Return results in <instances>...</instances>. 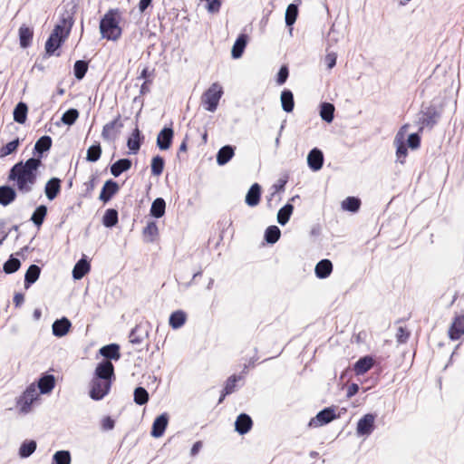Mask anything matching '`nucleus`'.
<instances>
[{
    "instance_id": "obj_38",
    "label": "nucleus",
    "mask_w": 464,
    "mask_h": 464,
    "mask_svg": "<svg viewBox=\"0 0 464 464\" xmlns=\"http://www.w3.org/2000/svg\"><path fill=\"white\" fill-rule=\"evenodd\" d=\"M150 395L144 387L139 386L135 388L133 392V401L136 404L142 406L149 401Z\"/></svg>"
},
{
    "instance_id": "obj_11",
    "label": "nucleus",
    "mask_w": 464,
    "mask_h": 464,
    "mask_svg": "<svg viewBox=\"0 0 464 464\" xmlns=\"http://www.w3.org/2000/svg\"><path fill=\"white\" fill-rule=\"evenodd\" d=\"M375 416L372 413L363 415L357 422L358 436H369L374 430Z\"/></svg>"
},
{
    "instance_id": "obj_1",
    "label": "nucleus",
    "mask_w": 464,
    "mask_h": 464,
    "mask_svg": "<svg viewBox=\"0 0 464 464\" xmlns=\"http://www.w3.org/2000/svg\"><path fill=\"white\" fill-rule=\"evenodd\" d=\"M42 165L41 158H31L26 161L16 163L10 170L9 179L13 181L16 189L27 194L31 192L39 176V168Z\"/></svg>"
},
{
    "instance_id": "obj_28",
    "label": "nucleus",
    "mask_w": 464,
    "mask_h": 464,
    "mask_svg": "<svg viewBox=\"0 0 464 464\" xmlns=\"http://www.w3.org/2000/svg\"><path fill=\"white\" fill-rule=\"evenodd\" d=\"M261 188L257 183L251 186L246 196V203L250 207H255L259 203Z\"/></svg>"
},
{
    "instance_id": "obj_40",
    "label": "nucleus",
    "mask_w": 464,
    "mask_h": 464,
    "mask_svg": "<svg viewBox=\"0 0 464 464\" xmlns=\"http://www.w3.org/2000/svg\"><path fill=\"white\" fill-rule=\"evenodd\" d=\"M15 198V191L10 187L0 188V204L6 206Z\"/></svg>"
},
{
    "instance_id": "obj_2",
    "label": "nucleus",
    "mask_w": 464,
    "mask_h": 464,
    "mask_svg": "<svg viewBox=\"0 0 464 464\" xmlns=\"http://www.w3.org/2000/svg\"><path fill=\"white\" fill-rule=\"evenodd\" d=\"M409 125H403L396 133L393 145L396 148V160L404 164L408 156L407 147L417 150L420 145V138L417 133L408 134Z\"/></svg>"
},
{
    "instance_id": "obj_31",
    "label": "nucleus",
    "mask_w": 464,
    "mask_h": 464,
    "mask_svg": "<svg viewBox=\"0 0 464 464\" xmlns=\"http://www.w3.org/2000/svg\"><path fill=\"white\" fill-rule=\"evenodd\" d=\"M37 444L36 441L34 440H24L20 448H19V457L21 459H27L29 458L36 450Z\"/></svg>"
},
{
    "instance_id": "obj_37",
    "label": "nucleus",
    "mask_w": 464,
    "mask_h": 464,
    "mask_svg": "<svg viewBox=\"0 0 464 464\" xmlns=\"http://www.w3.org/2000/svg\"><path fill=\"white\" fill-rule=\"evenodd\" d=\"M90 270V264L85 259L79 260L73 267L72 276L75 279H81Z\"/></svg>"
},
{
    "instance_id": "obj_22",
    "label": "nucleus",
    "mask_w": 464,
    "mask_h": 464,
    "mask_svg": "<svg viewBox=\"0 0 464 464\" xmlns=\"http://www.w3.org/2000/svg\"><path fill=\"white\" fill-rule=\"evenodd\" d=\"M99 353L107 361H118L121 358L120 345L117 343L104 345L100 349Z\"/></svg>"
},
{
    "instance_id": "obj_3",
    "label": "nucleus",
    "mask_w": 464,
    "mask_h": 464,
    "mask_svg": "<svg viewBox=\"0 0 464 464\" xmlns=\"http://www.w3.org/2000/svg\"><path fill=\"white\" fill-rule=\"evenodd\" d=\"M122 16L118 9H111L105 13L100 21V33L108 41H117L122 34Z\"/></svg>"
},
{
    "instance_id": "obj_45",
    "label": "nucleus",
    "mask_w": 464,
    "mask_h": 464,
    "mask_svg": "<svg viewBox=\"0 0 464 464\" xmlns=\"http://www.w3.org/2000/svg\"><path fill=\"white\" fill-rule=\"evenodd\" d=\"M281 236V231L276 226H270L265 232V238L267 243L275 244L278 241Z\"/></svg>"
},
{
    "instance_id": "obj_21",
    "label": "nucleus",
    "mask_w": 464,
    "mask_h": 464,
    "mask_svg": "<svg viewBox=\"0 0 464 464\" xmlns=\"http://www.w3.org/2000/svg\"><path fill=\"white\" fill-rule=\"evenodd\" d=\"M441 108H437L434 105L428 107L423 111L422 124L427 126H433L441 114Z\"/></svg>"
},
{
    "instance_id": "obj_52",
    "label": "nucleus",
    "mask_w": 464,
    "mask_h": 464,
    "mask_svg": "<svg viewBox=\"0 0 464 464\" xmlns=\"http://www.w3.org/2000/svg\"><path fill=\"white\" fill-rule=\"evenodd\" d=\"M244 376L233 374L226 381L224 389L226 393H233L236 391L237 382L242 380Z\"/></svg>"
},
{
    "instance_id": "obj_64",
    "label": "nucleus",
    "mask_w": 464,
    "mask_h": 464,
    "mask_svg": "<svg viewBox=\"0 0 464 464\" xmlns=\"http://www.w3.org/2000/svg\"><path fill=\"white\" fill-rule=\"evenodd\" d=\"M202 446H203L202 441H200V440L196 441L190 450V455L192 457H195L200 451V450L202 449Z\"/></svg>"
},
{
    "instance_id": "obj_47",
    "label": "nucleus",
    "mask_w": 464,
    "mask_h": 464,
    "mask_svg": "<svg viewBox=\"0 0 464 464\" xmlns=\"http://www.w3.org/2000/svg\"><path fill=\"white\" fill-rule=\"evenodd\" d=\"M46 213H47L46 207L44 205H41V206L37 207L36 209L34 210V212L33 213L31 220L37 227H40L44 222Z\"/></svg>"
},
{
    "instance_id": "obj_27",
    "label": "nucleus",
    "mask_w": 464,
    "mask_h": 464,
    "mask_svg": "<svg viewBox=\"0 0 464 464\" xmlns=\"http://www.w3.org/2000/svg\"><path fill=\"white\" fill-rule=\"evenodd\" d=\"M118 189L119 186L115 181H106L100 194V199L103 202H107L118 191Z\"/></svg>"
},
{
    "instance_id": "obj_55",
    "label": "nucleus",
    "mask_w": 464,
    "mask_h": 464,
    "mask_svg": "<svg viewBox=\"0 0 464 464\" xmlns=\"http://www.w3.org/2000/svg\"><path fill=\"white\" fill-rule=\"evenodd\" d=\"M205 3V8L210 14H217L221 7V0H199Z\"/></svg>"
},
{
    "instance_id": "obj_6",
    "label": "nucleus",
    "mask_w": 464,
    "mask_h": 464,
    "mask_svg": "<svg viewBox=\"0 0 464 464\" xmlns=\"http://www.w3.org/2000/svg\"><path fill=\"white\" fill-rule=\"evenodd\" d=\"M39 395L40 392H37L36 386L34 383L30 384L17 399L16 404L20 408V411L24 414L30 412L33 403L39 399Z\"/></svg>"
},
{
    "instance_id": "obj_23",
    "label": "nucleus",
    "mask_w": 464,
    "mask_h": 464,
    "mask_svg": "<svg viewBox=\"0 0 464 464\" xmlns=\"http://www.w3.org/2000/svg\"><path fill=\"white\" fill-rule=\"evenodd\" d=\"M374 361L372 356L366 355L361 357L353 366V370L357 375H362L367 372L372 366Z\"/></svg>"
},
{
    "instance_id": "obj_35",
    "label": "nucleus",
    "mask_w": 464,
    "mask_h": 464,
    "mask_svg": "<svg viewBox=\"0 0 464 464\" xmlns=\"http://www.w3.org/2000/svg\"><path fill=\"white\" fill-rule=\"evenodd\" d=\"M144 240L146 242H153L159 235L157 224L154 221L148 222L142 231Z\"/></svg>"
},
{
    "instance_id": "obj_56",
    "label": "nucleus",
    "mask_w": 464,
    "mask_h": 464,
    "mask_svg": "<svg viewBox=\"0 0 464 464\" xmlns=\"http://www.w3.org/2000/svg\"><path fill=\"white\" fill-rule=\"evenodd\" d=\"M88 66L87 63L83 61H77L74 63L73 71L74 75L77 79L81 80L83 78L87 72Z\"/></svg>"
},
{
    "instance_id": "obj_8",
    "label": "nucleus",
    "mask_w": 464,
    "mask_h": 464,
    "mask_svg": "<svg viewBox=\"0 0 464 464\" xmlns=\"http://www.w3.org/2000/svg\"><path fill=\"white\" fill-rule=\"evenodd\" d=\"M92 379L109 381L112 384L115 380L114 366L111 361L102 360L94 371Z\"/></svg>"
},
{
    "instance_id": "obj_9",
    "label": "nucleus",
    "mask_w": 464,
    "mask_h": 464,
    "mask_svg": "<svg viewBox=\"0 0 464 464\" xmlns=\"http://www.w3.org/2000/svg\"><path fill=\"white\" fill-rule=\"evenodd\" d=\"M339 415L335 414L334 407H326L320 411L315 417L312 418L308 423L311 428L324 426L337 419Z\"/></svg>"
},
{
    "instance_id": "obj_17",
    "label": "nucleus",
    "mask_w": 464,
    "mask_h": 464,
    "mask_svg": "<svg viewBox=\"0 0 464 464\" xmlns=\"http://www.w3.org/2000/svg\"><path fill=\"white\" fill-rule=\"evenodd\" d=\"M307 164L313 171H318L324 164L323 152L318 149H313L307 156Z\"/></svg>"
},
{
    "instance_id": "obj_39",
    "label": "nucleus",
    "mask_w": 464,
    "mask_h": 464,
    "mask_svg": "<svg viewBox=\"0 0 464 464\" xmlns=\"http://www.w3.org/2000/svg\"><path fill=\"white\" fill-rule=\"evenodd\" d=\"M334 106L329 102H324L320 106V116L321 118L330 123L334 120Z\"/></svg>"
},
{
    "instance_id": "obj_33",
    "label": "nucleus",
    "mask_w": 464,
    "mask_h": 464,
    "mask_svg": "<svg viewBox=\"0 0 464 464\" xmlns=\"http://www.w3.org/2000/svg\"><path fill=\"white\" fill-rule=\"evenodd\" d=\"M165 200L161 198H158L152 202L150 212L153 218H160L165 215Z\"/></svg>"
},
{
    "instance_id": "obj_60",
    "label": "nucleus",
    "mask_w": 464,
    "mask_h": 464,
    "mask_svg": "<svg viewBox=\"0 0 464 464\" xmlns=\"http://www.w3.org/2000/svg\"><path fill=\"white\" fill-rule=\"evenodd\" d=\"M410 337V332L402 326L397 329L396 340L399 343H405Z\"/></svg>"
},
{
    "instance_id": "obj_29",
    "label": "nucleus",
    "mask_w": 464,
    "mask_h": 464,
    "mask_svg": "<svg viewBox=\"0 0 464 464\" xmlns=\"http://www.w3.org/2000/svg\"><path fill=\"white\" fill-rule=\"evenodd\" d=\"M186 320V313L182 310H177L169 315V324L172 329H179L185 324Z\"/></svg>"
},
{
    "instance_id": "obj_32",
    "label": "nucleus",
    "mask_w": 464,
    "mask_h": 464,
    "mask_svg": "<svg viewBox=\"0 0 464 464\" xmlns=\"http://www.w3.org/2000/svg\"><path fill=\"white\" fill-rule=\"evenodd\" d=\"M281 105L285 112H292L295 106L294 95L291 91L284 90L280 96Z\"/></svg>"
},
{
    "instance_id": "obj_4",
    "label": "nucleus",
    "mask_w": 464,
    "mask_h": 464,
    "mask_svg": "<svg viewBox=\"0 0 464 464\" xmlns=\"http://www.w3.org/2000/svg\"><path fill=\"white\" fill-rule=\"evenodd\" d=\"M72 27L69 20L63 19L60 24L55 25L53 33L46 41L45 50L49 54H53L68 36Z\"/></svg>"
},
{
    "instance_id": "obj_44",
    "label": "nucleus",
    "mask_w": 464,
    "mask_h": 464,
    "mask_svg": "<svg viewBox=\"0 0 464 464\" xmlns=\"http://www.w3.org/2000/svg\"><path fill=\"white\" fill-rule=\"evenodd\" d=\"M27 116V106L19 102L14 111V120L18 123H24Z\"/></svg>"
},
{
    "instance_id": "obj_58",
    "label": "nucleus",
    "mask_w": 464,
    "mask_h": 464,
    "mask_svg": "<svg viewBox=\"0 0 464 464\" xmlns=\"http://www.w3.org/2000/svg\"><path fill=\"white\" fill-rule=\"evenodd\" d=\"M20 267V261L16 258H10L4 265V270L5 273H14Z\"/></svg>"
},
{
    "instance_id": "obj_50",
    "label": "nucleus",
    "mask_w": 464,
    "mask_h": 464,
    "mask_svg": "<svg viewBox=\"0 0 464 464\" xmlns=\"http://www.w3.org/2000/svg\"><path fill=\"white\" fill-rule=\"evenodd\" d=\"M118 222V213L114 209H107L102 219V223L107 227L115 226Z\"/></svg>"
},
{
    "instance_id": "obj_10",
    "label": "nucleus",
    "mask_w": 464,
    "mask_h": 464,
    "mask_svg": "<svg viewBox=\"0 0 464 464\" xmlns=\"http://www.w3.org/2000/svg\"><path fill=\"white\" fill-rule=\"evenodd\" d=\"M122 126L121 116L116 117L113 121L103 126L102 137L109 142H113L119 137Z\"/></svg>"
},
{
    "instance_id": "obj_54",
    "label": "nucleus",
    "mask_w": 464,
    "mask_h": 464,
    "mask_svg": "<svg viewBox=\"0 0 464 464\" xmlns=\"http://www.w3.org/2000/svg\"><path fill=\"white\" fill-rule=\"evenodd\" d=\"M19 146V140H14L0 149V157L4 158L14 152Z\"/></svg>"
},
{
    "instance_id": "obj_12",
    "label": "nucleus",
    "mask_w": 464,
    "mask_h": 464,
    "mask_svg": "<svg viewBox=\"0 0 464 464\" xmlns=\"http://www.w3.org/2000/svg\"><path fill=\"white\" fill-rule=\"evenodd\" d=\"M168 423H169L168 413L164 412V413L160 414V416H158L152 423V428H151V431H150L151 436L154 438H160L164 434L166 428L168 426Z\"/></svg>"
},
{
    "instance_id": "obj_19",
    "label": "nucleus",
    "mask_w": 464,
    "mask_h": 464,
    "mask_svg": "<svg viewBox=\"0 0 464 464\" xmlns=\"http://www.w3.org/2000/svg\"><path fill=\"white\" fill-rule=\"evenodd\" d=\"M55 386V378L53 374L44 373L38 380L37 387L42 394L50 393Z\"/></svg>"
},
{
    "instance_id": "obj_20",
    "label": "nucleus",
    "mask_w": 464,
    "mask_h": 464,
    "mask_svg": "<svg viewBox=\"0 0 464 464\" xmlns=\"http://www.w3.org/2000/svg\"><path fill=\"white\" fill-rule=\"evenodd\" d=\"M72 324L70 320L66 317H62L61 319H57L53 322L52 329L53 334L56 337H63L67 334Z\"/></svg>"
},
{
    "instance_id": "obj_25",
    "label": "nucleus",
    "mask_w": 464,
    "mask_h": 464,
    "mask_svg": "<svg viewBox=\"0 0 464 464\" xmlns=\"http://www.w3.org/2000/svg\"><path fill=\"white\" fill-rule=\"evenodd\" d=\"M235 155V149L230 145L222 147L217 154V163L219 166L227 164Z\"/></svg>"
},
{
    "instance_id": "obj_24",
    "label": "nucleus",
    "mask_w": 464,
    "mask_h": 464,
    "mask_svg": "<svg viewBox=\"0 0 464 464\" xmlns=\"http://www.w3.org/2000/svg\"><path fill=\"white\" fill-rule=\"evenodd\" d=\"M20 46L22 48H27L33 40L34 32L33 29L25 24L20 26L18 30Z\"/></svg>"
},
{
    "instance_id": "obj_63",
    "label": "nucleus",
    "mask_w": 464,
    "mask_h": 464,
    "mask_svg": "<svg viewBox=\"0 0 464 464\" xmlns=\"http://www.w3.org/2000/svg\"><path fill=\"white\" fill-rule=\"evenodd\" d=\"M359 391V385L357 383H352L348 386L346 396L348 398H352Z\"/></svg>"
},
{
    "instance_id": "obj_16",
    "label": "nucleus",
    "mask_w": 464,
    "mask_h": 464,
    "mask_svg": "<svg viewBox=\"0 0 464 464\" xmlns=\"http://www.w3.org/2000/svg\"><path fill=\"white\" fill-rule=\"evenodd\" d=\"M462 334H464V315H458L454 318L449 329V337L457 341Z\"/></svg>"
},
{
    "instance_id": "obj_61",
    "label": "nucleus",
    "mask_w": 464,
    "mask_h": 464,
    "mask_svg": "<svg viewBox=\"0 0 464 464\" xmlns=\"http://www.w3.org/2000/svg\"><path fill=\"white\" fill-rule=\"evenodd\" d=\"M288 68L286 66H282L277 73L276 82L278 85L284 84L288 78Z\"/></svg>"
},
{
    "instance_id": "obj_51",
    "label": "nucleus",
    "mask_w": 464,
    "mask_h": 464,
    "mask_svg": "<svg viewBox=\"0 0 464 464\" xmlns=\"http://www.w3.org/2000/svg\"><path fill=\"white\" fill-rule=\"evenodd\" d=\"M78 118L79 111L76 109H70L63 114L61 121L63 124L71 126L77 121Z\"/></svg>"
},
{
    "instance_id": "obj_26",
    "label": "nucleus",
    "mask_w": 464,
    "mask_h": 464,
    "mask_svg": "<svg viewBox=\"0 0 464 464\" xmlns=\"http://www.w3.org/2000/svg\"><path fill=\"white\" fill-rule=\"evenodd\" d=\"M333 271V264L328 259H323L317 263L314 272L317 277L326 278Z\"/></svg>"
},
{
    "instance_id": "obj_14",
    "label": "nucleus",
    "mask_w": 464,
    "mask_h": 464,
    "mask_svg": "<svg viewBox=\"0 0 464 464\" xmlns=\"http://www.w3.org/2000/svg\"><path fill=\"white\" fill-rule=\"evenodd\" d=\"M62 180L58 178L50 179L44 185V194L52 201L57 198L61 192Z\"/></svg>"
},
{
    "instance_id": "obj_62",
    "label": "nucleus",
    "mask_w": 464,
    "mask_h": 464,
    "mask_svg": "<svg viewBox=\"0 0 464 464\" xmlns=\"http://www.w3.org/2000/svg\"><path fill=\"white\" fill-rule=\"evenodd\" d=\"M115 426V420L110 417L106 416L102 420V430L104 431L111 430Z\"/></svg>"
},
{
    "instance_id": "obj_53",
    "label": "nucleus",
    "mask_w": 464,
    "mask_h": 464,
    "mask_svg": "<svg viewBox=\"0 0 464 464\" xmlns=\"http://www.w3.org/2000/svg\"><path fill=\"white\" fill-rule=\"evenodd\" d=\"M164 169V160L160 157L156 156L151 160V173L154 176H160L161 175Z\"/></svg>"
},
{
    "instance_id": "obj_46",
    "label": "nucleus",
    "mask_w": 464,
    "mask_h": 464,
    "mask_svg": "<svg viewBox=\"0 0 464 464\" xmlns=\"http://www.w3.org/2000/svg\"><path fill=\"white\" fill-rule=\"evenodd\" d=\"M360 200L354 197H348L342 202V208L346 211L356 212L360 208Z\"/></svg>"
},
{
    "instance_id": "obj_59",
    "label": "nucleus",
    "mask_w": 464,
    "mask_h": 464,
    "mask_svg": "<svg viewBox=\"0 0 464 464\" xmlns=\"http://www.w3.org/2000/svg\"><path fill=\"white\" fill-rule=\"evenodd\" d=\"M336 61L337 53L334 52L327 53L324 58V63L328 70H332L335 66Z\"/></svg>"
},
{
    "instance_id": "obj_18",
    "label": "nucleus",
    "mask_w": 464,
    "mask_h": 464,
    "mask_svg": "<svg viewBox=\"0 0 464 464\" xmlns=\"http://www.w3.org/2000/svg\"><path fill=\"white\" fill-rule=\"evenodd\" d=\"M149 335L147 325L137 324L130 333L129 339L132 344H140Z\"/></svg>"
},
{
    "instance_id": "obj_34",
    "label": "nucleus",
    "mask_w": 464,
    "mask_h": 464,
    "mask_svg": "<svg viewBox=\"0 0 464 464\" xmlns=\"http://www.w3.org/2000/svg\"><path fill=\"white\" fill-rule=\"evenodd\" d=\"M131 167V161L128 159H121L113 163L111 167V172L114 177H119L122 172L127 171Z\"/></svg>"
},
{
    "instance_id": "obj_30",
    "label": "nucleus",
    "mask_w": 464,
    "mask_h": 464,
    "mask_svg": "<svg viewBox=\"0 0 464 464\" xmlns=\"http://www.w3.org/2000/svg\"><path fill=\"white\" fill-rule=\"evenodd\" d=\"M141 140L140 132L139 129L136 128L127 140V147L131 153L136 154L139 151Z\"/></svg>"
},
{
    "instance_id": "obj_57",
    "label": "nucleus",
    "mask_w": 464,
    "mask_h": 464,
    "mask_svg": "<svg viewBox=\"0 0 464 464\" xmlns=\"http://www.w3.org/2000/svg\"><path fill=\"white\" fill-rule=\"evenodd\" d=\"M102 150L100 145L91 146L87 150V160L94 162L101 157Z\"/></svg>"
},
{
    "instance_id": "obj_15",
    "label": "nucleus",
    "mask_w": 464,
    "mask_h": 464,
    "mask_svg": "<svg viewBox=\"0 0 464 464\" xmlns=\"http://www.w3.org/2000/svg\"><path fill=\"white\" fill-rule=\"evenodd\" d=\"M252 426L253 420L246 413H240L235 421V430L240 435L246 434Z\"/></svg>"
},
{
    "instance_id": "obj_13",
    "label": "nucleus",
    "mask_w": 464,
    "mask_h": 464,
    "mask_svg": "<svg viewBox=\"0 0 464 464\" xmlns=\"http://www.w3.org/2000/svg\"><path fill=\"white\" fill-rule=\"evenodd\" d=\"M174 137V131L169 127L163 128L157 137V146L161 150H167L170 148Z\"/></svg>"
},
{
    "instance_id": "obj_36",
    "label": "nucleus",
    "mask_w": 464,
    "mask_h": 464,
    "mask_svg": "<svg viewBox=\"0 0 464 464\" xmlns=\"http://www.w3.org/2000/svg\"><path fill=\"white\" fill-rule=\"evenodd\" d=\"M294 211V207L292 204H286L283 208H281L277 213V222L281 226H285L290 219Z\"/></svg>"
},
{
    "instance_id": "obj_5",
    "label": "nucleus",
    "mask_w": 464,
    "mask_h": 464,
    "mask_svg": "<svg viewBox=\"0 0 464 464\" xmlns=\"http://www.w3.org/2000/svg\"><path fill=\"white\" fill-rule=\"evenodd\" d=\"M223 93L222 85L219 82H213L201 96L203 108L210 112L216 111Z\"/></svg>"
},
{
    "instance_id": "obj_49",
    "label": "nucleus",
    "mask_w": 464,
    "mask_h": 464,
    "mask_svg": "<svg viewBox=\"0 0 464 464\" xmlns=\"http://www.w3.org/2000/svg\"><path fill=\"white\" fill-rule=\"evenodd\" d=\"M39 275L40 268L35 265H32L25 274V287L28 288L30 284L34 283L38 279Z\"/></svg>"
},
{
    "instance_id": "obj_43",
    "label": "nucleus",
    "mask_w": 464,
    "mask_h": 464,
    "mask_svg": "<svg viewBox=\"0 0 464 464\" xmlns=\"http://www.w3.org/2000/svg\"><path fill=\"white\" fill-rule=\"evenodd\" d=\"M71 453L68 450L56 451L52 459V464H71Z\"/></svg>"
},
{
    "instance_id": "obj_7",
    "label": "nucleus",
    "mask_w": 464,
    "mask_h": 464,
    "mask_svg": "<svg viewBox=\"0 0 464 464\" xmlns=\"http://www.w3.org/2000/svg\"><path fill=\"white\" fill-rule=\"evenodd\" d=\"M111 383L109 381L92 379L90 382V397L93 401L102 400L109 392Z\"/></svg>"
},
{
    "instance_id": "obj_41",
    "label": "nucleus",
    "mask_w": 464,
    "mask_h": 464,
    "mask_svg": "<svg viewBox=\"0 0 464 464\" xmlns=\"http://www.w3.org/2000/svg\"><path fill=\"white\" fill-rule=\"evenodd\" d=\"M246 45V40L245 35H240L237 41L235 42L232 47V57L234 59H238L242 56L245 47Z\"/></svg>"
},
{
    "instance_id": "obj_42",
    "label": "nucleus",
    "mask_w": 464,
    "mask_h": 464,
    "mask_svg": "<svg viewBox=\"0 0 464 464\" xmlns=\"http://www.w3.org/2000/svg\"><path fill=\"white\" fill-rule=\"evenodd\" d=\"M52 146V139L49 136L41 137L34 145V150L39 154L37 158H42L41 154L50 150Z\"/></svg>"
},
{
    "instance_id": "obj_48",
    "label": "nucleus",
    "mask_w": 464,
    "mask_h": 464,
    "mask_svg": "<svg viewBox=\"0 0 464 464\" xmlns=\"http://www.w3.org/2000/svg\"><path fill=\"white\" fill-rule=\"evenodd\" d=\"M298 14V7L295 4H291L287 6L285 11V24L287 26H292Z\"/></svg>"
}]
</instances>
